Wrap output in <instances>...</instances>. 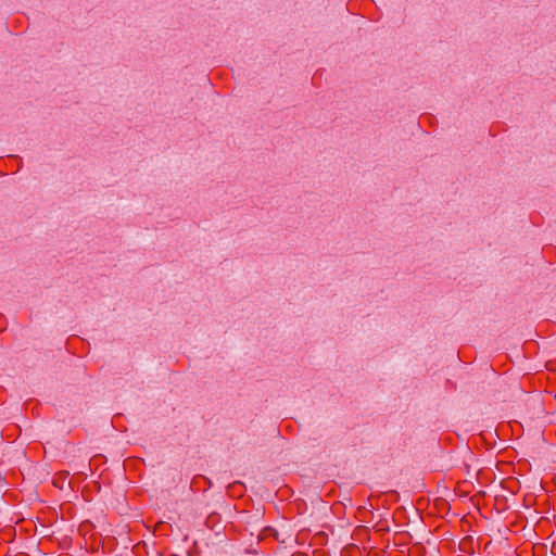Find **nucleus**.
I'll return each instance as SVG.
<instances>
[{
  "instance_id": "obj_1",
  "label": "nucleus",
  "mask_w": 556,
  "mask_h": 556,
  "mask_svg": "<svg viewBox=\"0 0 556 556\" xmlns=\"http://www.w3.org/2000/svg\"><path fill=\"white\" fill-rule=\"evenodd\" d=\"M349 552H350V556H356V554L361 553L359 547L354 544H350Z\"/></svg>"
},
{
  "instance_id": "obj_2",
  "label": "nucleus",
  "mask_w": 556,
  "mask_h": 556,
  "mask_svg": "<svg viewBox=\"0 0 556 556\" xmlns=\"http://www.w3.org/2000/svg\"><path fill=\"white\" fill-rule=\"evenodd\" d=\"M58 480H59V478H54V480H53V484L56 485V486L59 485L58 484Z\"/></svg>"
}]
</instances>
